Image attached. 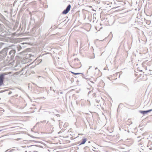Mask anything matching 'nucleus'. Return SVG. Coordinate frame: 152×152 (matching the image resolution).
I'll return each instance as SVG.
<instances>
[{
  "instance_id": "1",
  "label": "nucleus",
  "mask_w": 152,
  "mask_h": 152,
  "mask_svg": "<svg viewBox=\"0 0 152 152\" xmlns=\"http://www.w3.org/2000/svg\"><path fill=\"white\" fill-rule=\"evenodd\" d=\"M16 52L15 49L10 50L7 54V59L5 61L6 63L11 64L14 58Z\"/></svg>"
},
{
  "instance_id": "2",
  "label": "nucleus",
  "mask_w": 152,
  "mask_h": 152,
  "mask_svg": "<svg viewBox=\"0 0 152 152\" xmlns=\"http://www.w3.org/2000/svg\"><path fill=\"white\" fill-rule=\"evenodd\" d=\"M40 26L39 25H36L33 28L31 29V33L32 34H35L36 35L39 34L40 32L41 29L40 28H38Z\"/></svg>"
},
{
  "instance_id": "3",
  "label": "nucleus",
  "mask_w": 152,
  "mask_h": 152,
  "mask_svg": "<svg viewBox=\"0 0 152 152\" xmlns=\"http://www.w3.org/2000/svg\"><path fill=\"white\" fill-rule=\"evenodd\" d=\"M9 49L10 48H5L0 51V56L1 58H5L7 55V52Z\"/></svg>"
},
{
  "instance_id": "4",
  "label": "nucleus",
  "mask_w": 152,
  "mask_h": 152,
  "mask_svg": "<svg viewBox=\"0 0 152 152\" xmlns=\"http://www.w3.org/2000/svg\"><path fill=\"white\" fill-rule=\"evenodd\" d=\"M4 27L3 24H0V34L2 36H5L6 35V32L4 29Z\"/></svg>"
},
{
  "instance_id": "5",
  "label": "nucleus",
  "mask_w": 152,
  "mask_h": 152,
  "mask_svg": "<svg viewBox=\"0 0 152 152\" xmlns=\"http://www.w3.org/2000/svg\"><path fill=\"white\" fill-rule=\"evenodd\" d=\"M71 7V5L69 4L66 9L62 12V14H66L70 10Z\"/></svg>"
},
{
  "instance_id": "6",
  "label": "nucleus",
  "mask_w": 152,
  "mask_h": 152,
  "mask_svg": "<svg viewBox=\"0 0 152 152\" xmlns=\"http://www.w3.org/2000/svg\"><path fill=\"white\" fill-rule=\"evenodd\" d=\"M6 74L5 73L1 74L0 75V85L1 86L3 84L4 76Z\"/></svg>"
},
{
  "instance_id": "7",
  "label": "nucleus",
  "mask_w": 152,
  "mask_h": 152,
  "mask_svg": "<svg viewBox=\"0 0 152 152\" xmlns=\"http://www.w3.org/2000/svg\"><path fill=\"white\" fill-rule=\"evenodd\" d=\"M147 147L151 150L152 151V142L151 141H149Z\"/></svg>"
},
{
  "instance_id": "8",
  "label": "nucleus",
  "mask_w": 152,
  "mask_h": 152,
  "mask_svg": "<svg viewBox=\"0 0 152 152\" xmlns=\"http://www.w3.org/2000/svg\"><path fill=\"white\" fill-rule=\"evenodd\" d=\"M152 111V109L145 111H140V112L143 115H145L149 112L151 111Z\"/></svg>"
},
{
  "instance_id": "9",
  "label": "nucleus",
  "mask_w": 152,
  "mask_h": 152,
  "mask_svg": "<svg viewBox=\"0 0 152 152\" xmlns=\"http://www.w3.org/2000/svg\"><path fill=\"white\" fill-rule=\"evenodd\" d=\"M87 139L86 138H83L81 141L79 145L84 144L87 141Z\"/></svg>"
},
{
  "instance_id": "10",
  "label": "nucleus",
  "mask_w": 152,
  "mask_h": 152,
  "mask_svg": "<svg viewBox=\"0 0 152 152\" xmlns=\"http://www.w3.org/2000/svg\"><path fill=\"white\" fill-rule=\"evenodd\" d=\"M83 150L84 152H88L89 151L90 149L88 147L86 146L84 148Z\"/></svg>"
},
{
  "instance_id": "11",
  "label": "nucleus",
  "mask_w": 152,
  "mask_h": 152,
  "mask_svg": "<svg viewBox=\"0 0 152 152\" xmlns=\"http://www.w3.org/2000/svg\"><path fill=\"white\" fill-rule=\"evenodd\" d=\"M74 75H80L81 76H83L84 75L83 73H74Z\"/></svg>"
},
{
  "instance_id": "12",
  "label": "nucleus",
  "mask_w": 152,
  "mask_h": 152,
  "mask_svg": "<svg viewBox=\"0 0 152 152\" xmlns=\"http://www.w3.org/2000/svg\"><path fill=\"white\" fill-rule=\"evenodd\" d=\"M124 86L125 88H127V91H129V88L128 87V86H126V85H124Z\"/></svg>"
},
{
  "instance_id": "13",
  "label": "nucleus",
  "mask_w": 152,
  "mask_h": 152,
  "mask_svg": "<svg viewBox=\"0 0 152 152\" xmlns=\"http://www.w3.org/2000/svg\"><path fill=\"white\" fill-rule=\"evenodd\" d=\"M17 48H18V50L19 51H20V50L21 49V48L20 46L17 47Z\"/></svg>"
},
{
  "instance_id": "14",
  "label": "nucleus",
  "mask_w": 152,
  "mask_h": 152,
  "mask_svg": "<svg viewBox=\"0 0 152 152\" xmlns=\"http://www.w3.org/2000/svg\"><path fill=\"white\" fill-rule=\"evenodd\" d=\"M53 91L54 92V94L51 95L52 96H54V95H55V91H54V90H53Z\"/></svg>"
},
{
  "instance_id": "15",
  "label": "nucleus",
  "mask_w": 152,
  "mask_h": 152,
  "mask_svg": "<svg viewBox=\"0 0 152 152\" xmlns=\"http://www.w3.org/2000/svg\"><path fill=\"white\" fill-rule=\"evenodd\" d=\"M46 120H44V121H41V122L42 123H45L46 122Z\"/></svg>"
},
{
  "instance_id": "16",
  "label": "nucleus",
  "mask_w": 152,
  "mask_h": 152,
  "mask_svg": "<svg viewBox=\"0 0 152 152\" xmlns=\"http://www.w3.org/2000/svg\"><path fill=\"white\" fill-rule=\"evenodd\" d=\"M77 60V61H79V60L77 58H75L74 59V61H76Z\"/></svg>"
},
{
  "instance_id": "17",
  "label": "nucleus",
  "mask_w": 152,
  "mask_h": 152,
  "mask_svg": "<svg viewBox=\"0 0 152 152\" xmlns=\"http://www.w3.org/2000/svg\"><path fill=\"white\" fill-rule=\"evenodd\" d=\"M14 150V149H12L11 150H10L9 151V152H12V151H13Z\"/></svg>"
},
{
  "instance_id": "18",
  "label": "nucleus",
  "mask_w": 152,
  "mask_h": 152,
  "mask_svg": "<svg viewBox=\"0 0 152 152\" xmlns=\"http://www.w3.org/2000/svg\"><path fill=\"white\" fill-rule=\"evenodd\" d=\"M71 72L72 73V74H74V73H75V72Z\"/></svg>"
},
{
  "instance_id": "19",
  "label": "nucleus",
  "mask_w": 152,
  "mask_h": 152,
  "mask_svg": "<svg viewBox=\"0 0 152 152\" xmlns=\"http://www.w3.org/2000/svg\"><path fill=\"white\" fill-rule=\"evenodd\" d=\"M12 93V92H10L9 93V94H10L11 93Z\"/></svg>"
},
{
  "instance_id": "20",
  "label": "nucleus",
  "mask_w": 152,
  "mask_h": 152,
  "mask_svg": "<svg viewBox=\"0 0 152 152\" xmlns=\"http://www.w3.org/2000/svg\"><path fill=\"white\" fill-rule=\"evenodd\" d=\"M60 94H63V92H60Z\"/></svg>"
},
{
  "instance_id": "21",
  "label": "nucleus",
  "mask_w": 152,
  "mask_h": 152,
  "mask_svg": "<svg viewBox=\"0 0 152 152\" xmlns=\"http://www.w3.org/2000/svg\"><path fill=\"white\" fill-rule=\"evenodd\" d=\"M97 69V67H96V68H95V70H96V69Z\"/></svg>"
},
{
  "instance_id": "22",
  "label": "nucleus",
  "mask_w": 152,
  "mask_h": 152,
  "mask_svg": "<svg viewBox=\"0 0 152 152\" xmlns=\"http://www.w3.org/2000/svg\"><path fill=\"white\" fill-rule=\"evenodd\" d=\"M98 72H100V71H99V69L98 70Z\"/></svg>"
},
{
  "instance_id": "23",
  "label": "nucleus",
  "mask_w": 152,
  "mask_h": 152,
  "mask_svg": "<svg viewBox=\"0 0 152 152\" xmlns=\"http://www.w3.org/2000/svg\"><path fill=\"white\" fill-rule=\"evenodd\" d=\"M92 66H89V69L90 68H91V67Z\"/></svg>"
},
{
  "instance_id": "24",
  "label": "nucleus",
  "mask_w": 152,
  "mask_h": 152,
  "mask_svg": "<svg viewBox=\"0 0 152 152\" xmlns=\"http://www.w3.org/2000/svg\"><path fill=\"white\" fill-rule=\"evenodd\" d=\"M1 131H2V130H0V132H1Z\"/></svg>"
},
{
  "instance_id": "25",
  "label": "nucleus",
  "mask_w": 152,
  "mask_h": 152,
  "mask_svg": "<svg viewBox=\"0 0 152 152\" xmlns=\"http://www.w3.org/2000/svg\"><path fill=\"white\" fill-rule=\"evenodd\" d=\"M39 77H41V76H39Z\"/></svg>"
},
{
  "instance_id": "26",
  "label": "nucleus",
  "mask_w": 152,
  "mask_h": 152,
  "mask_svg": "<svg viewBox=\"0 0 152 152\" xmlns=\"http://www.w3.org/2000/svg\"><path fill=\"white\" fill-rule=\"evenodd\" d=\"M13 45H11V46H13Z\"/></svg>"
},
{
  "instance_id": "27",
  "label": "nucleus",
  "mask_w": 152,
  "mask_h": 152,
  "mask_svg": "<svg viewBox=\"0 0 152 152\" xmlns=\"http://www.w3.org/2000/svg\"><path fill=\"white\" fill-rule=\"evenodd\" d=\"M48 121L47 122V123H48Z\"/></svg>"
},
{
  "instance_id": "28",
  "label": "nucleus",
  "mask_w": 152,
  "mask_h": 152,
  "mask_svg": "<svg viewBox=\"0 0 152 152\" xmlns=\"http://www.w3.org/2000/svg\"><path fill=\"white\" fill-rule=\"evenodd\" d=\"M79 63H80V62H79Z\"/></svg>"
},
{
  "instance_id": "29",
  "label": "nucleus",
  "mask_w": 152,
  "mask_h": 152,
  "mask_svg": "<svg viewBox=\"0 0 152 152\" xmlns=\"http://www.w3.org/2000/svg\"><path fill=\"white\" fill-rule=\"evenodd\" d=\"M1 46L0 45V48H1Z\"/></svg>"
},
{
  "instance_id": "30",
  "label": "nucleus",
  "mask_w": 152,
  "mask_h": 152,
  "mask_svg": "<svg viewBox=\"0 0 152 152\" xmlns=\"http://www.w3.org/2000/svg\"><path fill=\"white\" fill-rule=\"evenodd\" d=\"M1 99V98H0V99Z\"/></svg>"
}]
</instances>
